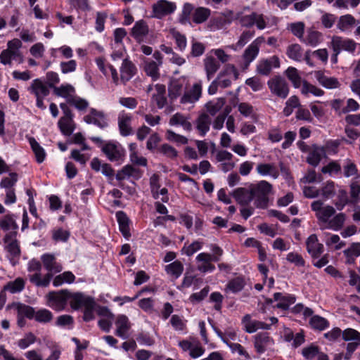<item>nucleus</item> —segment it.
<instances>
[{"instance_id":"1","label":"nucleus","mask_w":360,"mask_h":360,"mask_svg":"<svg viewBox=\"0 0 360 360\" xmlns=\"http://www.w3.org/2000/svg\"><path fill=\"white\" fill-rule=\"evenodd\" d=\"M311 209L314 212L321 229L340 230L345 222L346 215L342 212L335 214V209L330 205H325L321 200H316L311 202Z\"/></svg>"},{"instance_id":"2","label":"nucleus","mask_w":360,"mask_h":360,"mask_svg":"<svg viewBox=\"0 0 360 360\" xmlns=\"http://www.w3.org/2000/svg\"><path fill=\"white\" fill-rule=\"evenodd\" d=\"M251 191L255 207L266 209L269 204V195L273 191L272 185L265 180H262L257 184H251Z\"/></svg>"},{"instance_id":"3","label":"nucleus","mask_w":360,"mask_h":360,"mask_svg":"<svg viewBox=\"0 0 360 360\" xmlns=\"http://www.w3.org/2000/svg\"><path fill=\"white\" fill-rule=\"evenodd\" d=\"M211 15V11L208 8L198 7L194 8L190 3H185L182 8L181 21L186 22L192 19L195 24H201L207 20Z\"/></svg>"},{"instance_id":"4","label":"nucleus","mask_w":360,"mask_h":360,"mask_svg":"<svg viewBox=\"0 0 360 360\" xmlns=\"http://www.w3.org/2000/svg\"><path fill=\"white\" fill-rule=\"evenodd\" d=\"M16 236L15 232H10L6 233L3 238L6 257L13 266L18 263L21 253L19 241Z\"/></svg>"},{"instance_id":"5","label":"nucleus","mask_w":360,"mask_h":360,"mask_svg":"<svg viewBox=\"0 0 360 360\" xmlns=\"http://www.w3.org/2000/svg\"><path fill=\"white\" fill-rule=\"evenodd\" d=\"M41 264L39 261L36 259H32L28 263L27 270L30 272H35L34 274L30 275V281L34 284L37 287H47L51 279V274H46L44 276L41 274Z\"/></svg>"},{"instance_id":"6","label":"nucleus","mask_w":360,"mask_h":360,"mask_svg":"<svg viewBox=\"0 0 360 360\" xmlns=\"http://www.w3.org/2000/svg\"><path fill=\"white\" fill-rule=\"evenodd\" d=\"M238 21L241 26L251 27L256 25L258 30H264L269 25V18L262 13L252 12L250 15H243L242 11H239Z\"/></svg>"},{"instance_id":"7","label":"nucleus","mask_w":360,"mask_h":360,"mask_svg":"<svg viewBox=\"0 0 360 360\" xmlns=\"http://www.w3.org/2000/svg\"><path fill=\"white\" fill-rule=\"evenodd\" d=\"M267 85L271 94L282 99L288 97L290 87L285 79L281 76L273 77L267 82Z\"/></svg>"},{"instance_id":"8","label":"nucleus","mask_w":360,"mask_h":360,"mask_svg":"<svg viewBox=\"0 0 360 360\" xmlns=\"http://www.w3.org/2000/svg\"><path fill=\"white\" fill-rule=\"evenodd\" d=\"M239 73L233 65L228 64L224 66L216 77V80L222 89L227 88L231 85L232 80L238 78Z\"/></svg>"},{"instance_id":"9","label":"nucleus","mask_w":360,"mask_h":360,"mask_svg":"<svg viewBox=\"0 0 360 360\" xmlns=\"http://www.w3.org/2000/svg\"><path fill=\"white\" fill-rule=\"evenodd\" d=\"M69 297V291L62 290L58 292H50L47 295L48 305L56 311L65 309Z\"/></svg>"},{"instance_id":"10","label":"nucleus","mask_w":360,"mask_h":360,"mask_svg":"<svg viewBox=\"0 0 360 360\" xmlns=\"http://www.w3.org/2000/svg\"><path fill=\"white\" fill-rule=\"evenodd\" d=\"M17 312V324L20 328H23L26 325L25 318L28 319H34L35 315L34 309L29 305L20 302H15L12 304Z\"/></svg>"},{"instance_id":"11","label":"nucleus","mask_w":360,"mask_h":360,"mask_svg":"<svg viewBox=\"0 0 360 360\" xmlns=\"http://www.w3.org/2000/svg\"><path fill=\"white\" fill-rule=\"evenodd\" d=\"M176 9V4L167 0H158L152 6L153 15L158 19L172 14Z\"/></svg>"},{"instance_id":"12","label":"nucleus","mask_w":360,"mask_h":360,"mask_svg":"<svg viewBox=\"0 0 360 360\" xmlns=\"http://www.w3.org/2000/svg\"><path fill=\"white\" fill-rule=\"evenodd\" d=\"M333 52L340 53L342 51L354 53L356 43L351 39H345L340 36H333L330 42Z\"/></svg>"},{"instance_id":"13","label":"nucleus","mask_w":360,"mask_h":360,"mask_svg":"<svg viewBox=\"0 0 360 360\" xmlns=\"http://www.w3.org/2000/svg\"><path fill=\"white\" fill-rule=\"evenodd\" d=\"M103 153L111 162L122 161L124 156V150L118 143L108 142L103 146Z\"/></svg>"},{"instance_id":"14","label":"nucleus","mask_w":360,"mask_h":360,"mask_svg":"<svg viewBox=\"0 0 360 360\" xmlns=\"http://www.w3.org/2000/svg\"><path fill=\"white\" fill-rule=\"evenodd\" d=\"M195 259L198 263L197 269L202 273L213 271L215 267L211 262L219 261L217 256H212L211 254L207 252L198 254Z\"/></svg>"},{"instance_id":"15","label":"nucleus","mask_w":360,"mask_h":360,"mask_svg":"<svg viewBox=\"0 0 360 360\" xmlns=\"http://www.w3.org/2000/svg\"><path fill=\"white\" fill-rule=\"evenodd\" d=\"M84 120L87 124H92L100 129H105L108 126L107 117L103 111L91 108L88 115L84 117Z\"/></svg>"},{"instance_id":"16","label":"nucleus","mask_w":360,"mask_h":360,"mask_svg":"<svg viewBox=\"0 0 360 360\" xmlns=\"http://www.w3.org/2000/svg\"><path fill=\"white\" fill-rule=\"evenodd\" d=\"M263 41V37H257L245 50L243 55L245 69L248 68L250 64L257 58L260 45Z\"/></svg>"},{"instance_id":"17","label":"nucleus","mask_w":360,"mask_h":360,"mask_svg":"<svg viewBox=\"0 0 360 360\" xmlns=\"http://www.w3.org/2000/svg\"><path fill=\"white\" fill-rule=\"evenodd\" d=\"M274 340L266 333H260L254 337V347L258 354L271 349Z\"/></svg>"},{"instance_id":"18","label":"nucleus","mask_w":360,"mask_h":360,"mask_svg":"<svg viewBox=\"0 0 360 360\" xmlns=\"http://www.w3.org/2000/svg\"><path fill=\"white\" fill-rule=\"evenodd\" d=\"M132 115L129 112H126L124 110H122L119 113L117 117V124L122 136H127L132 134Z\"/></svg>"},{"instance_id":"19","label":"nucleus","mask_w":360,"mask_h":360,"mask_svg":"<svg viewBox=\"0 0 360 360\" xmlns=\"http://www.w3.org/2000/svg\"><path fill=\"white\" fill-rule=\"evenodd\" d=\"M202 95V84L201 82L195 83L191 89L184 91V94L180 98L181 104H191L199 100Z\"/></svg>"},{"instance_id":"20","label":"nucleus","mask_w":360,"mask_h":360,"mask_svg":"<svg viewBox=\"0 0 360 360\" xmlns=\"http://www.w3.org/2000/svg\"><path fill=\"white\" fill-rule=\"evenodd\" d=\"M295 301L296 298L293 295L276 292L274 294V299H271L269 302L273 303V302H276V304L274 306V307L282 310H287Z\"/></svg>"},{"instance_id":"21","label":"nucleus","mask_w":360,"mask_h":360,"mask_svg":"<svg viewBox=\"0 0 360 360\" xmlns=\"http://www.w3.org/2000/svg\"><path fill=\"white\" fill-rule=\"evenodd\" d=\"M326 157V149L323 146L313 144L307 153V162L313 167H316L321 160Z\"/></svg>"},{"instance_id":"22","label":"nucleus","mask_w":360,"mask_h":360,"mask_svg":"<svg viewBox=\"0 0 360 360\" xmlns=\"http://www.w3.org/2000/svg\"><path fill=\"white\" fill-rule=\"evenodd\" d=\"M280 66V60L278 56H273L266 59L260 60L257 65V72L262 75H269L273 68Z\"/></svg>"},{"instance_id":"23","label":"nucleus","mask_w":360,"mask_h":360,"mask_svg":"<svg viewBox=\"0 0 360 360\" xmlns=\"http://www.w3.org/2000/svg\"><path fill=\"white\" fill-rule=\"evenodd\" d=\"M68 302L72 309H78L81 307H91L94 303V299L82 293L72 294L69 292Z\"/></svg>"},{"instance_id":"24","label":"nucleus","mask_w":360,"mask_h":360,"mask_svg":"<svg viewBox=\"0 0 360 360\" xmlns=\"http://www.w3.org/2000/svg\"><path fill=\"white\" fill-rule=\"evenodd\" d=\"M115 326L117 327L115 335L124 340L127 339L131 328V323L128 317L124 314L118 315L115 321Z\"/></svg>"},{"instance_id":"25","label":"nucleus","mask_w":360,"mask_h":360,"mask_svg":"<svg viewBox=\"0 0 360 360\" xmlns=\"http://www.w3.org/2000/svg\"><path fill=\"white\" fill-rule=\"evenodd\" d=\"M136 70L135 65L129 59L124 58L120 68V82L125 84L135 75Z\"/></svg>"},{"instance_id":"26","label":"nucleus","mask_w":360,"mask_h":360,"mask_svg":"<svg viewBox=\"0 0 360 360\" xmlns=\"http://www.w3.org/2000/svg\"><path fill=\"white\" fill-rule=\"evenodd\" d=\"M188 85V83L184 78L172 81L168 88L169 98L174 100L183 95L182 94L184 92Z\"/></svg>"},{"instance_id":"27","label":"nucleus","mask_w":360,"mask_h":360,"mask_svg":"<svg viewBox=\"0 0 360 360\" xmlns=\"http://www.w3.org/2000/svg\"><path fill=\"white\" fill-rule=\"evenodd\" d=\"M306 245L307 250L312 258H319L323 252V245L319 243L318 238L315 234H311L308 237Z\"/></svg>"},{"instance_id":"28","label":"nucleus","mask_w":360,"mask_h":360,"mask_svg":"<svg viewBox=\"0 0 360 360\" xmlns=\"http://www.w3.org/2000/svg\"><path fill=\"white\" fill-rule=\"evenodd\" d=\"M232 195L236 201L241 205H248L253 200L251 185L249 188L240 187L235 189Z\"/></svg>"},{"instance_id":"29","label":"nucleus","mask_w":360,"mask_h":360,"mask_svg":"<svg viewBox=\"0 0 360 360\" xmlns=\"http://www.w3.org/2000/svg\"><path fill=\"white\" fill-rule=\"evenodd\" d=\"M44 267L48 271L47 274L59 273L62 271L63 267L60 264L56 262V257L51 254H44L41 257Z\"/></svg>"},{"instance_id":"30","label":"nucleus","mask_w":360,"mask_h":360,"mask_svg":"<svg viewBox=\"0 0 360 360\" xmlns=\"http://www.w3.org/2000/svg\"><path fill=\"white\" fill-rule=\"evenodd\" d=\"M203 65L208 80H210L220 68L219 62L214 56L210 55H207L203 59Z\"/></svg>"},{"instance_id":"31","label":"nucleus","mask_w":360,"mask_h":360,"mask_svg":"<svg viewBox=\"0 0 360 360\" xmlns=\"http://www.w3.org/2000/svg\"><path fill=\"white\" fill-rule=\"evenodd\" d=\"M257 172L262 176H269L276 179L279 176V170L275 163H259L256 167Z\"/></svg>"},{"instance_id":"32","label":"nucleus","mask_w":360,"mask_h":360,"mask_svg":"<svg viewBox=\"0 0 360 360\" xmlns=\"http://www.w3.org/2000/svg\"><path fill=\"white\" fill-rule=\"evenodd\" d=\"M29 91L33 94L36 98H46L50 93L49 86L40 79H35L32 82Z\"/></svg>"},{"instance_id":"33","label":"nucleus","mask_w":360,"mask_h":360,"mask_svg":"<svg viewBox=\"0 0 360 360\" xmlns=\"http://www.w3.org/2000/svg\"><path fill=\"white\" fill-rule=\"evenodd\" d=\"M169 124L171 126H181L187 131H190L192 129L190 117L180 112L173 115L169 119Z\"/></svg>"},{"instance_id":"34","label":"nucleus","mask_w":360,"mask_h":360,"mask_svg":"<svg viewBox=\"0 0 360 360\" xmlns=\"http://www.w3.org/2000/svg\"><path fill=\"white\" fill-rule=\"evenodd\" d=\"M242 323L244 326L245 330L249 333H252L258 329H268L269 326L261 321L252 320L249 314H246L242 320Z\"/></svg>"},{"instance_id":"35","label":"nucleus","mask_w":360,"mask_h":360,"mask_svg":"<svg viewBox=\"0 0 360 360\" xmlns=\"http://www.w3.org/2000/svg\"><path fill=\"white\" fill-rule=\"evenodd\" d=\"M148 32L149 28L147 23L144 20H140L134 24L131 34L138 41H142Z\"/></svg>"},{"instance_id":"36","label":"nucleus","mask_w":360,"mask_h":360,"mask_svg":"<svg viewBox=\"0 0 360 360\" xmlns=\"http://www.w3.org/2000/svg\"><path fill=\"white\" fill-rule=\"evenodd\" d=\"M314 76L319 84L326 89H336L340 86V83L337 78L327 77L321 71H316Z\"/></svg>"},{"instance_id":"37","label":"nucleus","mask_w":360,"mask_h":360,"mask_svg":"<svg viewBox=\"0 0 360 360\" xmlns=\"http://www.w3.org/2000/svg\"><path fill=\"white\" fill-rule=\"evenodd\" d=\"M116 218L119 224V229L120 232L125 238L128 239L131 236L129 229V219L123 211L117 212Z\"/></svg>"},{"instance_id":"38","label":"nucleus","mask_w":360,"mask_h":360,"mask_svg":"<svg viewBox=\"0 0 360 360\" xmlns=\"http://www.w3.org/2000/svg\"><path fill=\"white\" fill-rule=\"evenodd\" d=\"M322 39V34L320 32L309 29L301 41L307 46L315 47L321 42Z\"/></svg>"},{"instance_id":"39","label":"nucleus","mask_w":360,"mask_h":360,"mask_svg":"<svg viewBox=\"0 0 360 360\" xmlns=\"http://www.w3.org/2000/svg\"><path fill=\"white\" fill-rule=\"evenodd\" d=\"M53 93L57 96L65 98L67 103H69L75 95V89L69 84H62L58 87H54Z\"/></svg>"},{"instance_id":"40","label":"nucleus","mask_w":360,"mask_h":360,"mask_svg":"<svg viewBox=\"0 0 360 360\" xmlns=\"http://www.w3.org/2000/svg\"><path fill=\"white\" fill-rule=\"evenodd\" d=\"M356 24V20L351 14L341 15L337 22V27L341 32L351 30Z\"/></svg>"},{"instance_id":"41","label":"nucleus","mask_w":360,"mask_h":360,"mask_svg":"<svg viewBox=\"0 0 360 360\" xmlns=\"http://www.w3.org/2000/svg\"><path fill=\"white\" fill-rule=\"evenodd\" d=\"M184 269V264L179 260H175L165 266L166 273L175 279L181 276Z\"/></svg>"},{"instance_id":"42","label":"nucleus","mask_w":360,"mask_h":360,"mask_svg":"<svg viewBox=\"0 0 360 360\" xmlns=\"http://www.w3.org/2000/svg\"><path fill=\"white\" fill-rule=\"evenodd\" d=\"M28 141L35 155L36 161L39 164L43 162L46 156V153L44 148L40 146L34 137H29Z\"/></svg>"},{"instance_id":"43","label":"nucleus","mask_w":360,"mask_h":360,"mask_svg":"<svg viewBox=\"0 0 360 360\" xmlns=\"http://www.w3.org/2000/svg\"><path fill=\"white\" fill-rule=\"evenodd\" d=\"M160 65L154 60L147 59L144 60L143 70L146 74L153 80H157L160 77Z\"/></svg>"},{"instance_id":"44","label":"nucleus","mask_w":360,"mask_h":360,"mask_svg":"<svg viewBox=\"0 0 360 360\" xmlns=\"http://www.w3.org/2000/svg\"><path fill=\"white\" fill-rule=\"evenodd\" d=\"M212 119L206 113L201 114L196 120V127L200 134L204 136L210 130Z\"/></svg>"},{"instance_id":"45","label":"nucleus","mask_w":360,"mask_h":360,"mask_svg":"<svg viewBox=\"0 0 360 360\" xmlns=\"http://www.w3.org/2000/svg\"><path fill=\"white\" fill-rule=\"evenodd\" d=\"M303 49L298 44H290L286 49L288 57L295 61H302L303 59Z\"/></svg>"},{"instance_id":"46","label":"nucleus","mask_w":360,"mask_h":360,"mask_svg":"<svg viewBox=\"0 0 360 360\" xmlns=\"http://www.w3.org/2000/svg\"><path fill=\"white\" fill-rule=\"evenodd\" d=\"M322 200H327L332 198L336 193L335 184L333 181H328L319 188Z\"/></svg>"},{"instance_id":"47","label":"nucleus","mask_w":360,"mask_h":360,"mask_svg":"<svg viewBox=\"0 0 360 360\" xmlns=\"http://www.w3.org/2000/svg\"><path fill=\"white\" fill-rule=\"evenodd\" d=\"M58 124L62 133L67 136L70 135L75 129L72 116H63L60 118Z\"/></svg>"},{"instance_id":"48","label":"nucleus","mask_w":360,"mask_h":360,"mask_svg":"<svg viewBox=\"0 0 360 360\" xmlns=\"http://www.w3.org/2000/svg\"><path fill=\"white\" fill-rule=\"evenodd\" d=\"M0 228L4 231H7L11 230V232H15L17 233L18 226L13 216L7 214L0 219Z\"/></svg>"},{"instance_id":"49","label":"nucleus","mask_w":360,"mask_h":360,"mask_svg":"<svg viewBox=\"0 0 360 360\" xmlns=\"http://www.w3.org/2000/svg\"><path fill=\"white\" fill-rule=\"evenodd\" d=\"M285 75L288 79L292 82L293 86L296 89L300 87L302 84V77L299 74V71L294 67H289L285 71Z\"/></svg>"},{"instance_id":"50","label":"nucleus","mask_w":360,"mask_h":360,"mask_svg":"<svg viewBox=\"0 0 360 360\" xmlns=\"http://www.w3.org/2000/svg\"><path fill=\"white\" fill-rule=\"evenodd\" d=\"M301 93L305 96H307L309 94H311L315 96H321L323 95L324 91L317 86L310 84L307 81L304 80L302 82Z\"/></svg>"},{"instance_id":"51","label":"nucleus","mask_w":360,"mask_h":360,"mask_svg":"<svg viewBox=\"0 0 360 360\" xmlns=\"http://www.w3.org/2000/svg\"><path fill=\"white\" fill-rule=\"evenodd\" d=\"M75 280V276L71 271H65L54 278L53 281V285L55 287H58L65 283H72Z\"/></svg>"},{"instance_id":"52","label":"nucleus","mask_w":360,"mask_h":360,"mask_svg":"<svg viewBox=\"0 0 360 360\" xmlns=\"http://www.w3.org/2000/svg\"><path fill=\"white\" fill-rule=\"evenodd\" d=\"M245 284V283L243 278L236 277L228 282L225 290L231 292L233 293H236L243 289Z\"/></svg>"},{"instance_id":"53","label":"nucleus","mask_w":360,"mask_h":360,"mask_svg":"<svg viewBox=\"0 0 360 360\" xmlns=\"http://www.w3.org/2000/svg\"><path fill=\"white\" fill-rule=\"evenodd\" d=\"M309 324L311 328L319 330H323L329 326L328 320L319 315L312 316Z\"/></svg>"},{"instance_id":"54","label":"nucleus","mask_w":360,"mask_h":360,"mask_svg":"<svg viewBox=\"0 0 360 360\" xmlns=\"http://www.w3.org/2000/svg\"><path fill=\"white\" fill-rule=\"evenodd\" d=\"M25 288V281L22 278H17L15 281L8 282L4 289L11 293H17L21 292Z\"/></svg>"},{"instance_id":"55","label":"nucleus","mask_w":360,"mask_h":360,"mask_svg":"<svg viewBox=\"0 0 360 360\" xmlns=\"http://www.w3.org/2000/svg\"><path fill=\"white\" fill-rule=\"evenodd\" d=\"M202 245L203 243L200 240H195L189 245L185 244L181 249V254L188 257L192 256L196 252L201 250Z\"/></svg>"},{"instance_id":"56","label":"nucleus","mask_w":360,"mask_h":360,"mask_svg":"<svg viewBox=\"0 0 360 360\" xmlns=\"http://www.w3.org/2000/svg\"><path fill=\"white\" fill-rule=\"evenodd\" d=\"M225 98H219L215 101H212L206 104V108L207 112L211 115H215L224 105Z\"/></svg>"},{"instance_id":"57","label":"nucleus","mask_w":360,"mask_h":360,"mask_svg":"<svg viewBox=\"0 0 360 360\" xmlns=\"http://www.w3.org/2000/svg\"><path fill=\"white\" fill-rule=\"evenodd\" d=\"M344 255L347 257L348 262H354V257L360 256V243H354L347 250H344Z\"/></svg>"},{"instance_id":"58","label":"nucleus","mask_w":360,"mask_h":360,"mask_svg":"<svg viewBox=\"0 0 360 360\" xmlns=\"http://www.w3.org/2000/svg\"><path fill=\"white\" fill-rule=\"evenodd\" d=\"M342 339L346 342H360V333L353 328H347L342 331Z\"/></svg>"},{"instance_id":"59","label":"nucleus","mask_w":360,"mask_h":360,"mask_svg":"<svg viewBox=\"0 0 360 360\" xmlns=\"http://www.w3.org/2000/svg\"><path fill=\"white\" fill-rule=\"evenodd\" d=\"M34 318L37 322L46 323L52 320L53 314L49 310L41 309L35 311Z\"/></svg>"},{"instance_id":"60","label":"nucleus","mask_w":360,"mask_h":360,"mask_svg":"<svg viewBox=\"0 0 360 360\" xmlns=\"http://www.w3.org/2000/svg\"><path fill=\"white\" fill-rule=\"evenodd\" d=\"M170 323L176 331L181 332L186 329V321L179 315H172L170 319Z\"/></svg>"},{"instance_id":"61","label":"nucleus","mask_w":360,"mask_h":360,"mask_svg":"<svg viewBox=\"0 0 360 360\" xmlns=\"http://www.w3.org/2000/svg\"><path fill=\"white\" fill-rule=\"evenodd\" d=\"M173 39L175 40L177 48L180 51H184L187 46L186 37L178 31L172 30L171 32Z\"/></svg>"},{"instance_id":"62","label":"nucleus","mask_w":360,"mask_h":360,"mask_svg":"<svg viewBox=\"0 0 360 360\" xmlns=\"http://www.w3.org/2000/svg\"><path fill=\"white\" fill-rule=\"evenodd\" d=\"M304 23L302 22L291 23L289 25V30L295 37L300 39V41H302L304 37Z\"/></svg>"},{"instance_id":"63","label":"nucleus","mask_w":360,"mask_h":360,"mask_svg":"<svg viewBox=\"0 0 360 360\" xmlns=\"http://www.w3.org/2000/svg\"><path fill=\"white\" fill-rule=\"evenodd\" d=\"M336 20V15L330 13H323L321 17V24L326 29L331 28L334 25Z\"/></svg>"},{"instance_id":"64","label":"nucleus","mask_w":360,"mask_h":360,"mask_svg":"<svg viewBox=\"0 0 360 360\" xmlns=\"http://www.w3.org/2000/svg\"><path fill=\"white\" fill-rule=\"evenodd\" d=\"M286 259L299 267L305 266V261L302 256L297 252H289L286 256Z\"/></svg>"}]
</instances>
